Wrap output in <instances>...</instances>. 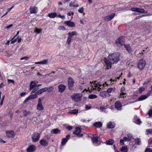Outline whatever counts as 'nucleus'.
I'll return each instance as SVG.
<instances>
[{
    "mask_svg": "<svg viewBox=\"0 0 152 152\" xmlns=\"http://www.w3.org/2000/svg\"><path fill=\"white\" fill-rule=\"evenodd\" d=\"M124 45L126 50L129 53H131L132 52V50L130 45Z\"/></svg>",
    "mask_w": 152,
    "mask_h": 152,
    "instance_id": "nucleus-30",
    "label": "nucleus"
},
{
    "mask_svg": "<svg viewBox=\"0 0 152 152\" xmlns=\"http://www.w3.org/2000/svg\"><path fill=\"white\" fill-rule=\"evenodd\" d=\"M81 129L78 127H76L73 133L77 135L79 138H80L82 137L83 135V133L81 134Z\"/></svg>",
    "mask_w": 152,
    "mask_h": 152,
    "instance_id": "nucleus-6",
    "label": "nucleus"
},
{
    "mask_svg": "<svg viewBox=\"0 0 152 152\" xmlns=\"http://www.w3.org/2000/svg\"><path fill=\"white\" fill-rule=\"evenodd\" d=\"M36 150V147L33 145H30L27 149V152H34Z\"/></svg>",
    "mask_w": 152,
    "mask_h": 152,
    "instance_id": "nucleus-18",
    "label": "nucleus"
},
{
    "mask_svg": "<svg viewBox=\"0 0 152 152\" xmlns=\"http://www.w3.org/2000/svg\"><path fill=\"white\" fill-rule=\"evenodd\" d=\"M6 132L7 137H9L13 138L15 135L13 131H6Z\"/></svg>",
    "mask_w": 152,
    "mask_h": 152,
    "instance_id": "nucleus-13",
    "label": "nucleus"
},
{
    "mask_svg": "<svg viewBox=\"0 0 152 152\" xmlns=\"http://www.w3.org/2000/svg\"><path fill=\"white\" fill-rule=\"evenodd\" d=\"M102 124L101 122H96V127L100 128L102 126Z\"/></svg>",
    "mask_w": 152,
    "mask_h": 152,
    "instance_id": "nucleus-35",
    "label": "nucleus"
},
{
    "mask_svg": "<svg viewBox=\"0 0 152 152\" xmlns=\"http://www.w3.org/2000/svg\"><path fill=\"white\" fill-rule=\"evenodd\" d=\"M148 97V95H143L140 96L138 99V101H141L147 99Z\"/></svg>",
    "mask_w": 152,
    "mask_h": 152,
    "instance_id": "nucleus-29",
    "label": "nucleus"
},
{
    "mask_svg": "<svg viewBox=\"0 0 152 152\" xmlns=\"http://www.w3.org/2000/svg\"><path fill=\"white\" fill-rule=\"evenodd\" d=\"M40 134L37 132H34L31 136L33 141L36 142L38 141L40 139Z\"/></svg>",
    "mask_w": 152,
    "mask_h": 152,
    "instance_id": "nucleus-7",
    "label": "nucleus"
},
{
    "mask_svg": "<svg viewBox=\"0 0 152 152\" xmlns=\"http://www.w3.org/2000/svg\"><path fill=\"white\" fill-rule=\"evenodd\" d=\"M54 88L53 86H50L49 87H46V91L48 92H50L53 91Z\"/></svg>",
    "mask_w": 152,
    "mask_h": 152,
    "instance_id": "nucleus-40",
    "label": "nucleus"
},
{
    "mask_svg": "<svg viewBox=\"0 0 152 152\" xmlns=\"http://www.w3.org/2000/svg\"><path fill=\"white\" fill-rule=\"evenodd\" d=\"M107 104L106 103V105H105V107H100V110H101L102 111H103L104 110H105L106 108L105 107H107Z\"/></svg>",
    "mask_w": 152,
    "mask_h": 152,
    "instance_id": "nucleus-55",
    "label": "nucleus"
},
{
    "mask_svg": "<svg viewBox=\"0 0 152 152\" xmlns=\"http://www.w3.org/2000/svg\"><path fill=\"white\" fill-rule=\"evenodd\" d=\"M115 15V14L113 13L104 18V20L106 21H109L113 19Z\"/></svg>",
    "mask_w": 152,
    "mask_h": 152,
    "instance_id": "nucleus-16",
    "label": "nucleus"
},
{
    "mask_svg": "<svg viewBox=\"0 0 152 152\" xmlns=\"http://www.w3.org/2000/svg\"><path fill=\"white\" fill-rule=\"evenodd\" d=\"M145 152H152V149L150 148H147L145 150Z\"/></svg>",
    "mask_w": 152,
    "mask_h": 152,
    "instance_id": "nucleus-53",
    "label": "nucleus"
},
{
    "mask_svg": "<svg viewBox=\"0 0 152 152\" xmlns=\"http://www.w3.org/2000/svg\"><path fill=\"white\" fill-rule=\"evenodd\" d=\"M59 29L60 30H62L64 31L66 30L65 28L63 26H60L59 28Z\"/></svg>",
    "mask_w": 152,
    "mask_h": 152,
    "instance_id": "nucleus-49",
    "label": "nucleus"
},
{
    "mask_svg": "<svg viewBox=\"0 0 152 152\" xmlns=\"http://www.w3.org/2000/svg\"><path fill=\"white\" fill-rule=\"evenodd\" d=\"M85 108L86 110H88L91 109V106L86 105L85 107Z\"/></svg>",
    "mask_w": 152,
    "mask_h": 152,
    "instance_id": "nucleus-56",
    "label": "nucleus"
},
{
    "mask_svg": "<svg viewBox=\"0 0 152 152\" xmlns=\"http://www.w3.org/2000/svg\"><path fill=\"white\" fill-rule=\"evenodd\" d=\"M26 94V92H22L21 93H20V95L21 96H24V95H25Z\"/></svg>",
    "mask_w": 152,
    "mask_h": 152,
    "instance_id": "nucleus-63",
    "label": "nucleus"
},
{
    "mask_svg": "<svg viewBox=\"0 0 152 152\" xmlns=\"http://www.w3.org/2000/svg\"><path fill=\"white\" fill-rule=\"evenodd\" d=\"M66 86L63 84H60L58 86V91L60 93H63L66 88Z\"/></svg>",
    "mask_w": 152,
    "mask_h": 152,
    "instance_id": "nucleus-19",
    "label": "nucleus"
},
{
    "mask_svg": "<svg viewBox=\"0 0 152 152\" xmlns=\"http://www.w3.org/2000/svg\"><path fill=\"white\" fill-rule=\"evenodd\" d=\"M108 85L106 83L103 84L102 85L100 84H96V91L98 90V91H99L100 89L103 88L106 86H107Z\"/></svg>",
    "mask_w": 152,
    "mask_h": 152,
    "instance_id": "nucleus-11",
    "label": "nucleus"
},
{
    "mask_svg": "<svg viewBox=\"0 0 152 152\" xmlns=\"http://www.w3.org/2000/svg\"><path fill=\"white\" fill-rule=\"evenodd\" d=\"M48 59H46L45 60H43L42 61H41V64H47L48 63Z\"/></svg>",
    "mask_w": 152,
    "mask_h": 152,
    "instance_id": "nucleus-44",
    "label": "nucleus"
},
{
    "mask_svg": "<svg viewBox=\"0 0 152 152\" xmlns=\"http://www.w3.org/2000/svg\"><path fill=\"white\" fill-rule=\"evenodd\" d=\"M72 99L76 102H78L81 99L82 96L80 94L74 93L71 96Z\"/></svg>",
    "mask_w": 152,
    "mask_h": 152,
    "instance_id": "nucleus-8",
    "label": "nucleus"
},
{
    "mask_svg": "<svg viewBox=\"0 0 152 152\" xmlns=\"http://www.w3.org/2000/svg\"><path fill=\"white\" fill-rule=\"evenodd\" d=\"M107 126L110 128H113L115 126V124L114 122H109L107 124Z\"/></svg>",
    "mask_w": 152,
    "mask_h": 152,
    "instance_id": "nucleus-27",
    "label": "nucleus"
},
{
    "mask_svg": "<svg viewBox=\"0 0 152 152\" xmlns=\"http://www.w3.org/2000/svg\"><path fill=\"white\" fill-rule=\"evenodd\" d=\"M18 37L19 36H18L17 39H14V38L15 37H14L10 40V41L11 42V44H12L15 43L17 41V39H18Z\"/></svg>",
    "mask_w": 152,
    "mask_h": 152,
    "instance_id": "nucleus-42",
    "label": "nucleus"
},
{
    "mask_svg": "<svg viewBox=\"0 0 152 152\" xmlns=\"http://www.w3.org/2000/svg\"><path fill=\"white\" fill-rule=\"evenodd\" d=\"M23 114L24 116H26L30 114V111H27L26 110H24L23 111Z\"/></svg>",
    "mask_w": 152,
    "mask_h": 152,
    "instance_id": "nucleus-41",
    "label": "nucleus"
},
{
    "mask_svg": "<svg viewBox=\"0 0 152 152\" xmlns=\"http://www.w3.org/2000/svg\"><path fill=\"white\" fill-rule=\"evenodd\" d=\"M83 7H82L80 9H79L78 11L79 12L81 13H83Z\"/></svg>",
    "mask_w": 152,
    "mask_h": 152,
    "instance_id": "nucleus-47",
    "label": "nucleus"
},
{
    "mask_svg": "<svg viewBox=\"0 0 152 152\" xmlns=\"http://www.w3.org/2000/svg\"><path fill=\"white\" fill-rule=\"evenodd\" d=\"M88 98L90 99H94L95 98V94H92L89 95Z\"/></svg>",
    "mask_w": 152,
    "mask_h": 152,
    "instance_id": "nucleus-48",
    "label": "nucleus"
},
{
    "mask_svg": "<svg viewBox=\"0 0 152 152\" xmlns=\"http://www.w3.org/2000/svg\"><path fill=\"white\" fill-rule=\"evenodd\" d=\"M100 96L102 97L105 98L109 96H110L109 94H108L106 91H104L101 92L99 94Z\"/></svg>",
    "mask_w": 152,
    "mask_h": 152,
    "instance_id": "nucleus-21",
    "label": "nucleus"
},
{
    "mask_svg": "<svg viewBox=\"0 0 152 152\" xmlns=\"http://www.w3.org/2000/svg\"><path fill=\"white\" fill-rule=\"evenodd\" d=\"M73 128V126H67L66 127V128L68 129V130L70 131Z\"/></svg>",
    "mask_w": 152,
    "mask_h": 152,
    "instance_id": "nucleus-54",
    "label": "nucleus"
},
{
    "mask_svg": "<svg viewBox=\"0 0 152 152\" xmlns=\"http://www.w3.org/2000/svg\"><path fill=\"white\" fill-rule=\"evenodd\" d=\"M129 140V139L127 137H124L123 139H121L120 140V144L121 145H123L124 143V142L128 141Z\"/></svg>",
    "mask_w": 152,
    "mask_h": 152,
    "instance_id": "nucleus-26",
    "label": "nucleus"
},
{
    "mask_svg": "<svg viewBox=\"0 0 152 152\" xmlns=\"http://www.w3.org/2000/svg\"><path fill=\"white\" fill-rule=\"evenodd\" d=\"M146 132L147 134L148 133L152 134V129H147L146 130Z\"/></svg>",
    "mask_w": 152,
    "mask_h": 152,
    "instance_id": "nucleus-52",
    "label": "nucleus"
},
{
    "mask_svg": "<svg viewBox=\"0 0 152 152\" xmlns=\"http://www.w3.org/2000/svg\"><path fill=\"white\" fill-rule=\"evenodd\" d=\"M14 7V6L13 5L11 8L8 9L7 11L8 12H10L11 10Z\"/></svg>",
    "mask_w": 152,
    "mask_h": 152,
    "instance_id": "nucleus-62",
    "label": "nucleus"
},
{
    "mask_svg": "<svg viewBox=\"0 0 152 152\" xmlns=\"http://www.w3.org/2000/svg\"><path fill=\"white\" fill-rule=\"evenodd\" d=\"M120 151L121 152H128V149L126 146H123L120 149Z\"/></svg>",
    "mask_w": 152,
    "mask_h": 152,
    "instance_id": "nucleus-33",
    "label": "nucleus"
},
{
    "mask_svg": "<svg viewBox=\"0 0 152 152\" xmlns=\"http://www.w3.org/2000/svg\"><path fill=\"white\" fill-rule=\"evenodd\" d=\"M43 99H44L43 97H41V98H39L38 103H42L41 102L43 100Z\"/></svg>",
    "mask_w": 152,
    "mask_h": 152,
    "instance_id": "nucleus-58",
    "label": "nucleus"
},
{
    "mask_svg": "<svg viewBox=\"0 0 152 152\" xmlns=\"http://www.w3.org/2000/svg\"><path fill=\"white\" fill-rule=\"evenodd\" d=\"M46 87H45L40 89L37 91L35 94H32L29 96L27 97L23 102V103H26L28 100L31 99H33L37 97V95L40 94L46 91Z\"/></svg>",
    "mask_w": 152,
    "mask_h": 152,
    "instance_id": "nucleus-2",
    "label": "nucleus"
},
{
    "mask_svg": "<svg viewBox=\"0 0 152 152\" xmlns=\"http://www.w3.org/2000/svg\"><path fill=\"white\" fill-rule=\"evenodd\" d=\"M57 14L55 12H53L49 13L48 15V16L50 18H54L57 17Z\"/></svg>",
    "mask_w": 152,
    "mask_h": 152,
    "instance_id": "nucleus-28",
    "label": "nucleus"
},
{
    "mask_svg": "<svg viewBox=\"0 0 152 152\" xmlns=\"http://www.w3.org/2000/svg\"><path fill=\"white\" fill-rule=\"evenodd\" d=\"M70 137V135L69 134H68L66 136L65 138H62L61 141V145H64L68 142Z\"/></svg>",
    "mask_w": 152,
    "mask_h": 152,
    "instance_id": "nucleus-14",
    "label": "nucleus"
},
{
    "mask_svg": "<svg viewBox=\"0 0 152 152\" xmlns=\"http://www.w3.org/2000/svg\"><path fill=\"white\" fill-rule=\"evenodd\" d=\"M89 137H90L91 139V140L93 143H95V135L92 134L90 136H89Z\"/></svg>",
    "mask_w": 152,
    "mask_h": 152,
    "instance_id": "nucleus-39",
    "label": "nucleus"
},
{
    "mask_svg": "<svg viewBox=\"0 0 152 152\" xmlns=\"http://www.w3.org/2000/svg\"><path fill=\"white\" fill-rule=\"evenodd\" d=\"M57 17L61 18L63 20H64L65 18V16L64 15H57Z\"/></svg>",
    "mask_w": 152,
    "mask_h": 152,
    "instance_id": "nucleus-46",
    "label": "nucleus"
},
{
    "mask_svg": "<svg viewBox=\"0 0 152 152\" xmlns=\"http://www.w3.org/2000/svg\"><path fill=\"white\" fill-rule=\"evenodd\" d=\"M151 80V78H148V79H146L145 81V82H144L143 83V85H145L148 84L150 82V81Z\"/></svg>",
    "mask_w": 152,
    "mask_h": 152,
    "instance_id": "nucleus-43",
    "label": "nucleus"
},
{
    "mask_svg": "<svg viewBox=\"0 0 152 152\" xmlns=\"http://www.w3.org/2000/svg\"><path fill=\"white\" fill-rule=\"evenodd\" d=\"M69 113L71 114H76L78 113V110L74 109L73 110L69 111Z\"/></svg>",
    "mask_w": 152,
    "mask_h": 152,
    "instance_id": "nucleus-36",
    "label": "nucleus"
},
{
    "mask_svg": "<svg viewBox=\"0 0 152 152\" xmlns=\"http://www.w3.org/2000/svg\"><path fill=\"white\" fill-rule=\"evenodd\" d=\"M8 81L9 83H14V80H12L8 79Z\"/></svg>",
    "mask_w": 152,
    "mask_h": 152,
    "instance_id": "nucleus-60",
    "label": "nucleus"
},
{
    "mask_svg": "<svg viewBox=\"0 0 152 152\" xmlns=\"http://www.w3.org/2000/svg\"><path fill=\"white\" fill-rule=\"evenodd\" d=\"M115 108L118 110H120L121 109L122 105L121 103L120 102L117 101L115 103Z\"/></svg>",
    "mask_w": 152,
    "mask_h": 152,
    "instance_id": "nucleus-24",
    "label": "nucleus"
},
{
    "mask_svg": "<svg viewBox=\"0 0 152 152\" xmlns=\"http://www.w3.org/2000/svg\"><path fill=\"white\" fill-rule=\"evenodd\" d=\"M125 88L124 87H122L121 89V93L120 94V97L124 98L126 96V93L124 92Z\"/></svg>",
    "mask_w": 152,
    "mask_h": 152,
    "instance_id": "nucleus-23",
    "label": "nucleus"
},
{
    "mask_svg": "<svg viewBox=\"0 0 152 152\" xmlns=\"http://www.w3.org/2000/svg\"><path fill=\"white\" fill-rule=\"evenodd\" d=\"M115 88H110L108 89L107 91V93L109 94L112 92V91H114L115 90Z\"/></svg>",
    "mask_w": 152,
    "mask_h": 152,
    "instance_id": "nucleus-38",
    "label": "nucleus"
},
{
    "mask_svg": "<svg viewBox=\"0 0 152 152\" xmlns=\"http://www.w3.org/2000/svg\"><path fill=\"white\" fill-rule=\"evenodd\" d=\"M35 31L37 33H39L41 32V29L36 28L35 30Z\"/></svg>",
    "mask_w": 152,
    "mask_h": 152,
    "instance_id": "nucleus-51",
    "label": "nucleus"
},
{
    "mask_svg": "<svg viewBox=\"0 0 152 152\" xmlns=\"http://www.w3.org/2000/svg\"><path fill=\"white\" fill-rule=\"evenodd\" d=\"M67 82L68 84V89L70 91L72 90H73L74 84L75 82L74 81L73 79L71 77H69L68 79Z\"/></svg>",
    "mask_w": 152,
    "mask_h": 152,
    "instance_id": "nucleus-4",
    "label": "nucleus"
},
{
    "mask_svg": "<svg viewBox=\"0 0 152 152\" xmlns=\"http://www.w3.org/2000/svg\"><path fill=\"white\" fill-rule=\"evenodd\" d=\"M68 37L66 43L69 45H70L72 41V37L74 35H76L77 34V32L75 31H73L71 32L68 33Z\"/></svg>",
    "mask_w": 152,
    "mask_h": 152,
    "instance_id": "nucleus-3",
    "label": "nucleus"
},
{
    "mask_svg": "<svg viewBox=\"0 0 152 152\" xmlns=\"http://www.w3.org/2000/svg\"><path fill=\"white\" fill-rule=\"evenodd\" d=\"M38 83V82L36 81H31L30 86V90H31L34 87L37 88L38 86H40V85H37V83Z\"/></svg>",
    "mask_w": 152,
    "mask_h": 152,
    "instance_id": "nucleus-15",
    "label": "nucleus"
},
{
    "mask_svg": "<svg viewBox=\"0 0 152 152\" xmlns=\"http://www.w3.org/2000/svg\"><path fill=\"white\" fill-rule=\"evenodd\" d=\"M4 86V85L3 83H1L0 84V88H2Z\"/></svg>",
    "mask_w": 152,
    "mask_h": 152,
    "instance_id": "nucleus-64",
    "label": "nucleus"
},
{
    "mask_svg": "<svg viewBox=\"0 0 152 152\" xmlns=\"http://www.w3.org/2000/svg\"><path fill=\"white\" fill-rule=\"evenodd\" d=\"M60 132L61 131L58 128L54 129L51 131V133L52 134H60Z\"/></svg>",
    "mask_w": 152,
    "mask_h": 152,
    "instance_id": "nucleus-25",
    "label": "nucleus"
},
{
    "mask_svg": "<svg viewBox=\"0 0 152 152\" xmlns=\"http://www.w3.org/2000/svg\"><path fill=\"white\" fill-rule=\"evenodd\" d=\"M145 89V88L144 87H142L139 88L138 90L140 93H141Z\"/></svg>",
    "mask_w": 152,
    "mask_h": 152,
    "instance_id": "nucleus-45",
    "label": "nucleus"
},
{
    "mask_svg": "<svg viewBox=\"0 0 152 152\" xmlns=\"http://www.w3.org/2000/svg\"><path fill=\"white\" fill-rule=\"evenodd\" d=\"M29 10L31 14L36 13L37 12V8L35 6L30 7Z\"/></svg>",
    "mask_w": 152,
    "mask_h": 152,
    "instance_id": "nucleus-20",
    "label": "nucleus"
},
{
    "mask_svg": "<svg viewBox=\"0 0 152 152\" xmlns=\"http://www.w3.org/2000/svg\"><path fill=\"white\" fill-rule=\"evenodd\" d=\"M36 88V87H34L32 89L33 90L31 91V94L35 92L37 90L38 88Z\"/></svg>",
    "mask_w": 152,
    "mask_h": 152,
    "instance_id": "nucleus-57",
    "label": "nucleus"
},
{
    "mask_svg": "<svg viewBox=\"0 0 152 152\" xmlns=\"http://www.w3.org/2000/svg\"><path fill=\"white\" fill-rule=\"evenodd\" d=\"M64 23L69 27H73L75 26V23L72 21H71L70 20L64 21Z\"/></svg>",
    "mask_w": 152,
    "mask_h": 152,
    "instance_id": "nucleus-17",
    "label": "nucleus"
},
{
    "mask_svg": "<svg viewBox=\"0 0 152 152\" xmlns=\"http://www.w3.org/2000/svg\"><path fill=\"white\" fill-rule=\"evenodd\" d=\"M114 142L113 139H111L107 141L105 143L107 145H112Z\"/></svg>",
    "mask_w": 152,
    "mask_h": 152,
    "instance_id": "nucleus-32",
    "label": "nucleus"
},
{
    "mask_svg": "<svg viewBox=\"0 0 152 152\" xmlns=\"http://www.w3.org/2000/svg\"><path fill=\"white\" fill-rule=\"evenodd\" d=\"M108 59L106 58H104V61L106 65V68L108 69H110L112 64H116L119 61L120 54L115 53L110 54L108 57Z\"/></svg>",
    "mask_w": 152,
    "mask_h": 152,
    "instance_id": "nucleus-1",
    "label": "nucleus"
},
{
    "mask_svg": "<svg viewBox=\"0 0 152 152\" xmlns=\"http://www.w3.org/2000/svg\"><path fill=\"white\" fill-rule=\"evenodd\" d=\"M37 109L39 110H43L44 107L42 103H38L37 107Z\"/></svg>",
    "mask_w": 152,
    "mask_h": 152,
    "instance_id": "nucleus-31",
    "label": "nucleus"
},
{
    "mask_svg": "<svg viewBox=\"0 0 152 152\" xmlns=\"http://www.w3.org/2000/svg\"><path fill=\"white\" fill-rule=\"evenodd\" d=\"M134 123L138 125H140L142 123L140 119L137 118L136 115H135L134 116Z\"/></svg>",
    "mask_w": 152,
    "mask_h": 152,
    "instance_id": "nucleus-22",
    "label": "nucleus"
},
{
    "mask_svg": "<svg viewBox=\"0 0 152 152\" xmlns=\"http://www.w3.org/2000/svg\"><path fill=\"white\" fill-rule=\"evenodd\" d=\"M135 142L136 145H140L141 144V140L139 138H136L135 140Z\"/></svg>",
    "mask_w": 152,
    "mask_h": 152,
    "instance_id": "nucleus-37",
    "label": "nucleus"
},
{
    "mask_svg": "<svg viewBox=\"0 0 152 152\" xmlns=\"http://www.w3.org/2000/svg\"><path fill=\"white\" fill-rule=\"evenodd\" d=\"M74 2L71 1L69 4V7H73V6H74Z\"/></svg>",
    "mask_w": 152,
    "mask_h": 152,
    "instance_id": "nucleus-59",
    "label": "nucleus"
},
{
    "mask_svg": "<svg viewBox=\"0 0 152 152\" xmlns=\"http://www.w3.org/2000/svg\"><path fill=\"white\" fill-rule=\"evenodd\" d=\"M125 38L124 37H119L116 41V43L117 44H118L122 45L124 43Z\"/></svg>",
    "mask_w": 152,
    "mask_h": 152,
    "instance_id": "nucleus-10",
    "label": "nucleus"
},
{
    "mask_svg": "<svg viewBox=\"0 0 152 152\" xmlns=\"http://www.w3.org/2000/svg\"><path fill=\"white\" fill-rule=\"evenodd\" d=\"M146 64L145 61L143 59H141L139 61L137 65V67L140 70H142L144 68Z\"/></svg>",
    "mask_w": 152,
    "mask_h": 152,
    "instance_id": "nucleus-5",
    "label": "nucleus"
},
{
    "mask_svg": "<svg viewBox=\"0 0 152 152\" xmlns=\"http://www.w3.org/2000/svg\"><path fill=\"white\" fill-rule=\"evenodd\" d=\"M96 145L98 146L100 144V139L98 136H96Z\"/></svg>",
    "mask_w": 152,
    "mask_h": 152,
    "instance_id": "nucleus-34",
    "label": "nucleus"
},
{
    "mask_svg": "<svg viewBox=\"0 0 152 152\" xmlns=\"http://www.w3.org/2000/svg\"><path fill=\"white\" fill-rule=\"evenodd\" d=\"M29 58L28 56H25L21 58L20 60H27Z\"/></svg>",
    "mask_w": 152,
    "mask_h": 152,
    "instance_id": "nucleus-50",
    "label": "nucleus"
},
{
    "mask_svg": "<svg viewBox=\"0 0 152 152\" xmlns=\"http://www.w3.org/2000/svg\"><path fill=\"white\" fill-rule=\"evenodd\" d=\"M39 143L41 146L45 147L48 145L49 141L46 139H42L40 140Z\"/></svg>",
    "mask_w": 152,
    "mask_h": 152,
    "instance_id": "nucleus-9",
    "label": "nucleus"
},
{
    "mask_svg": "<svg viewBox=\"0 0 152 152\" xmlns=\"http://www.w3.org/2000/svg\"><path fill=\"white\" fill-rule=\"evenodd\" d=\"M131 10L133 12H138L139 14L140 13H145L144 9H140L137 8H132L131 9Z\"/></svg>",
    "mask_w": 152,
    "mask_h": 152,
    "instance_id": "nucleus-12",
    "label": "nucleus"
},
{
    "mask_svg": "<svg viewBox=\"0 0 152 152\" xmlns=\"http://www.w3.org/2000/svg\"><path fill=\"white\" fill-rule=\"evenodd\" d=\"M13 24H11L9 25L6 26V28L8 29L12 27L13 26Z\"/></svg>",
    "mask_w": 152,
    "mask_h": 152,
    "instance_id": "nucleus-61",
    "label": "nucleus"
}]
</instances>
